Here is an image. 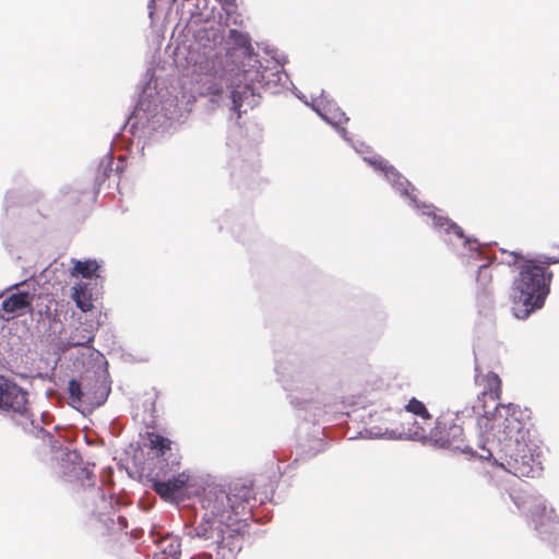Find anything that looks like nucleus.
Wrapping results in <instances>:
<instances>
[{"label": "nucleus", "mask_w": 559, "mask_h": 559, "mask_svg": "<svg viewBox=\"0 0 559 559\" xmlns=\"http://www.w3.org/2000/svg\"><path fill=\"white\" fill-rule=\"evenodd\" d=\"M223 93V90L221 86L216 85V84H212L207 87L206 90V93H204V95H214V96H218Z\"/></svg>", "instance_id": "bb28decb"}, {"label": "nucleus", "mask_w": 559, "mask_h": 559, "mask_svg": "<svg viewBox=\"0 0 559 559\" xmlns=\"http://www.w3.org/2000/svg\"><path fill=\"white\" fill-rule=\"evenodd\" d=\"M475 382L476 384L484 385L481 391L483 396H489L492 401L500 400L502 394V385L499 376L495 372H488L483 376L478 372V367L475 368Z\"/></svg>", "instance_id": "f8f14e48"}, {"label": "nucleus", "mask_w": 559, "mask_h": 559, "mask_svg": "<svg viewBox=\"0 0 559 559\" xmlns=\"http://www.w3.org/2000/svg\"><path fill=\"white\" fill-rule=\"evenodd\" d=\"M501 451L503 453L502 457L523 456V454L539 457L540 452L536 431L531 433L528 438H523V440L515 439L513 443L509 442L507 447L501 448Z\"/></svg>", "instance_id": "9d476101"}, {"label": "nucleus", "mask_w": 559, "mask_h": 559, "mask_svg": "<svg viewBox=\"0 0 559 559\" xmlns=\"http://www.w3.org/2000/svg\"><path fill=\"white\" fill-rule=\"evenodd\" d=\"M242 76L245 78L243 91L234 90L231 92L233 110L238 112V116H240V107L242 106L243 95L248 93L252 94V87L249 83H247L246 73H243Z\"/></svg>", "instance_id": "412c9836"}, {"label": "nucleus", "mask_w": 559, "mask_h": 559, "mask_svg": "<svg viewBox=\"0 0 559 559\" xmlns=\"http://www.w3.org/2000/svg\"><path fill=\"white\" fill-rule=\"evenodd\" d=\"M228 39L238 48H250V38L248 34L239 32L237 29H230Z\"/></svg>", "instance_id": "4be33fe9"}, {"label": "nucleus", "mask_w": 559, "mask_h": 559, "mask_svg": "<svg viewBox=\"0 0 559 559\" xmlns=\"http://www.w3.org/2000/svg\"><path fill=\"white\" fill-rule=\"evenodd\" d=\"M369 165H371L373 168L380 170L381 173H383L386 167L390 165L388 160H385L384 158H382L381 156H373V157H370V158H365Z\"/></svg>", "instance_id": "393cba45"}, {"label": "nucleus", "mask_w": 559, "mask_h": 559, "mask_svg": "<svg viewBox=\"0 0 559 559\" xmlns=\"http://www.w3.org/2000/svg\"><path fill=\"white\" fill-rule=\"evenodd\" d=\"M150 448L156 450L158 455H165L170 450L171 441L156 433H148Z\"/></svg>", "instance_id": "a211bd4d"}, {"label": "nucleus", "mask_w": 559, "mask_h": 559, "mask_svg": "<svg viewBox=\"0 0 559 559\" xmlns=\"http://www.w3.org/2000/svg\"><path fill=\"white\" fill-rule=\"evenodd\" d=\"M415 436L417 438H426L427 433H426V430L424 428H420V431H415Z\"/></svg>", "instance_id": "cd10ccee"}, {"label": "nucleus", "mask_w": 559, "mask_h": 559, "mask_svg": "<svg viewBox=\"0 0 559 559\" xmlns=\"http://www.w3.org/2000/svg\"><path fill=\"white\" fill-rule=\"evenodd\" d=\"M431 216L432 227L444 231L447 235H454L457 239H461L464 245L469 243V240L465 237L463 229L451 219L445 216L437 215L435 213H427Z\"/></svg>", "instance_id": "ddd939ff"}, {"label": "nucleus", "mask_w": 559, "mask_h": 559, "mask_svg": "<svg viewBox=\"0 0 559 559\" xmlns=\"http://www.w3.org/2000/svg\"><path fill=\"white\" fill-rule=\"evenodd\" d=\"M255 501L251 480L238 479L227 490L219 486L205 489L203 515L193 528L194 536L215 547L222 559H228L241 549V516L251 513Z\"/></svg>", "instance_id": "f257e3e1"}, {"label": "nucleus", "mask_w": 559, "mask_h": 559, "mask_svg": "<svg viewBox=\"0 0 559 559\" xmlns=\"http://www.w3.org/2000/svg\"><path fill=\"white\" fill-rule=\"evenodd\" d=\"M72 298L78 308L86 312L93 308L91 295L87 293L86 284L80 283L73 287Z\"/></svg>", "instance_id": "dca6fc26"}, {"label": "nucleus", "mask_w": 559, "mask_h": 559, "mask_svg": "<svg viewBox=\"0 0 559 559\" xmlns=\"http://www.w3.org/2000/svg\"><path fill=\"white\" fill-rule=\"evenodd\" d=\"M98 267L99 265L94 260L78 261L74 264L73 273L80 274L85 278H91L95 275Z\"/></svg>", "instance_id": "6ab92c4d"}, {"label": "nucleus", "mask_w": 559, "mask_h": 559, "mask_svg": "<svg viewBox=\"0 0 559 559\" xmlns=\"http://www.w3.org/2000/svg\"><path fill=\"white\" fill-rule=\"evenodd\" d=\"M430 437L442 448L462 449L464 443L463 427L455 423L452 415H441L431 429Z\"/></svg>", "instance_id": "39448f33"}, {"label": "nucleus", "mask_w": 559, "mask_h": 559, "mask_svg": "<svg viewBox=\"0 0 559 559\" xmlns=\"http://www.w3.org/2000/svg\"><path fill=\"white\" fill-rule=\"evenodd\" d=\"M384 177L392 182V185L405 195H409L407 187L409 182L403 178V176L392 166L389 165L383 171Z\"/></svg>", "instance_id": "f3484780"}, {"label": "nucleus", "mask_w": 559, "mask_h": 559, "mask_svg": "<svg viewBox=\"0 0 559 559\" xmlns=\"http://www.w3.org/2000/svg\"><path fill=\"white\" fill-rule=\"evenodd\" d=\"M88 390L91 391V395L99 394L98 384L106 385L105 382L100 378H88L87 379Z\"/></svg>", "instance_id": "a878e982"}, {"label": "nucleus", "mask_w": 559, "mask_h": 559, "mask_svg": "<svg viewBox=\"0 0 559 559\" xmlns=\"http://www.w3.org/2000/svg\"><path fill=\"white\" fill-rule=\"evenodd\" d=\"M324 118L333 126H340L348 121V118L340 109L334 110L331 116L324 115Z\"/></svg>", "instance_id": "b1692460"}, {"label": "nucleus", "mask_w": 559, "mask_h": 559, "mask_svg": "<svg viewBox=\"0 0 559 559\" xmlns=\"http://www.w3.org/2000/svg\"><path fill=\"white\" fill-rule=\"evenodd\" d=\"M27 392L13 380L0 376V411L19 417L21 425L33 423Z\"/></svg>", "instance_id": "20e7f679"}, {"label": "nucleus", "mask_w": 559, "mask_h": 559, "mask_svg": "<svg viewBox=\"0 0 559 559\" xmlns=\"http://www.w3.org/2000/svg\"><path fill=\"white\" fill-rule=\"evenodd\" d=\"M98 386L99 394L91 395L87 379H85L84 383H81L75 379H71L68 385L70 404L74 407H80L82 405L97 407L103 405L108 396L109 389L107 385L98 384Z\"/></svg>", "instance_id": "423d86ee"}, {"label": "nucleus", "mask_w": 559, "mask_h": 559, "mask_svg": "<svg viewBox=\"0 0 559 559\" xmlns=\"http://www.w3.org/2000/svg\"><path fill=\"white\" fill-rule=\"evenodd\" d=\"M491 283H492V272L489 265H481L478 269V274L476 278L477 284V295L486 296L491 293Z\"/></svg>", "instance_id": "2eb2a0df"}, {"label": "nucleus", "mask_w": 559, "mask_h": 559, "mask_svg": "<svg viewBox=\"0 0 559 559\" xmlns=\"http://www.w3.org/2000/svg\"><path fill=\"white\" fill-rule=\"evenodd\" d=\"M163 551L173 559H179L181 555V544L178 539L170 538L169 544L163 549Z\"/></svg>", "instance_id": "5701e85b"}, {"label": "nucleus", "mask_w": 559, "mask_h": 559, "mask_svg": "<svg viewBox=\"0 0 559 559\" xmlns=\"http://www.w3.org/2000/svg\"><path fill=\"white\" fill-rule=\"evenodd\" d=\"M481 425L488 437L497 440L501 448L507 447L509 442H515V439L528 438L535 432L528 418L525 419L521 408L513 404H497L492 416L484 417Z\"/></svg>", "instance_id": "7ed1b4c3"}, {"label": "nucleus", "mask_w": 559, "mask_h": 559, "mask_svg": "<svg viewBox=\"0 0 559 559\" xmlns=\"http://www.w3.org/2000/svg\"><path fill=\"white\" fill-rule=\"evenodd\" d=\"M558 261L545 258L543 261L525 260L520 264L512 294V311L518 319H526L544 306L552 278L548 266Z\"/></svg>", "instance_id": "f03ea898"}, {"label": "nucleus", "mask_w": 559, "mask_h": 559, "mask_svg": "<svg viewBox=\"0 0 559 559\" xmlns=\"http://www.w3.org/2000/svg\"><path fill=\"white\" fill-rule=\"evenodd\" d=\"M95 338V329L93 325L82 324L75 328L69 338V343L73 347H90Z\"/></svg>", "instance_id": "4468645a"}, {"label": "nucleus", "mask_w": 559, "mask_h": 559, "mask_svg": "<svg viewBox=\"0 0 559 559\" xmlns=\"http://www.w3.org/2000/svg\"><path fill=\"white\" fill-rule=\"evenodd\" d=\"M405 408L407 412L419 416L424 420H431V415L429 414L425 404L415 397H413L408 401Z\"/></svg>", "instance_id": "aec40b11"}, {"label": "nucleus", "mask_w": 559, "mask_h": 559, "mask_svg": "<svg viewBox=\"0 0 559 559\" xmlns=\"http://www.w3.org/2000/svg\"><path fill=\"white\" fill-rule=\"evenodd\" d=\"M528 510L539 534H550L559 527V518L555 509L548 508L542 497L533 498Z\"/></svg>", "instance_id": "0eeeda50"}, {"label": "nucleus", "mask_w": 559, "mask_h": 559, "mask_svg": "<svg viewBox=\"0 0 559 559\" xmlns=\"http://www.w3.org/2000/svg\"><path fill=\"white\" fill-rule=\"evenodd\" d=\"M33 295L27 292H19L11 294L3 299L0 307V319L9 321L14 317L22 316L24 313L33 312Z\"/></svg>", "instance_id": "1a4fd4ad"}, {"label": "nucleus", "mask_w": 559, "mask_h": 559, "mask_svg": "<svg viewBox=\"0 0 559 559\" xmlns=\"http://www.w3.org/2000/svg\"><path fill=\"white\" fill-rule=\"evenodd\" d=\"M118 520H119V522H120V524H121V525H123V526H126V525H127V520H126V518H123V516H119V518H118Z\"/></svg>", "instance_id": "c85d7f7f"}, {"label": "nucleus", "mask_w": 559, "mask_h": 559, "mask_svg": "<svg viewBox=\"0 0 559 559\" xmlns=\"http://www.w3.org/2000/svg\"><path fill=\"white\" fill-rule=\"evenodd\" d=\"M189 481V475L185 472L174 476L173 478L162 481H153L152 488L165 500H173L175 495L180 491Z\"/></svg>", "instance_id": "9b49d317"}, {"label": "nucleus", "mask_w": 559, "mask_h": 559, "mask_svg": "<svg viewBox=\"0 0 559 559\" xmlns=\"http://www.w3.org/2000/svg\"><path fill=\"white\" fill-rule=\"evenodd\" d=\"M500 465L516 477H535L542 472L539 457L525 455L501 457Z\"/></svg>", "instance_id": "6e6552de"}]
</instances>
